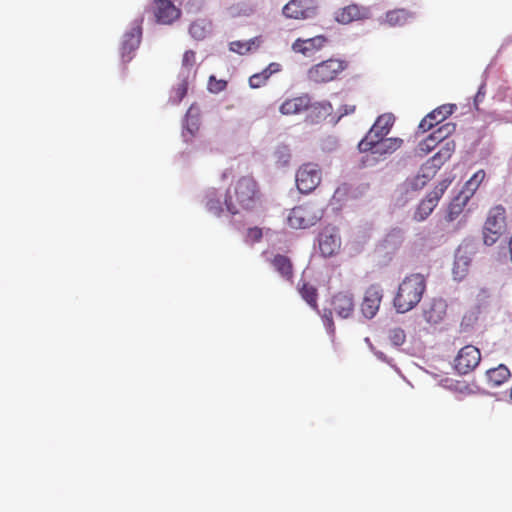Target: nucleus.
I'll return each instance as SVG.
<instances>
[{
  "label": "nucleus",
  "instance_id": "nucleus-1",
  "mask_svg": "<svg viewBox=\"0 0 512 512\" xmlns=\"http://www.w3.org/2000/svg\"><path fill=\"white\" fill-rule=\"evenodd\" d=\"M261 191L252 176H241L226 191L225 206L232 215L240 211H253L261 201Z\"/></svg>",
  "mask_w": 512,
  "mask_h": 512
},
{
  "label": "nucleus",
  "instance_id": "nucleus-2",
  "mask_svg": "<svg viewBox=\"0 0 512 512\" xmlns=\"http://www.w3.org/2000/svg\"><path fill=\"white\" fill-rule=\"evenodd\" d=\"M427 287L424 275L413 273L406 276L399 284L393 305L398 313L414 309L421 301Z\"/></svg>",
  "mask_w": 512,
  "mask_h": 512
},
{
  "label": "nucleus",
  "instance_id": "nucleus-3",
  "mask_svg": "<svg viewBox=\"0 0 512 512\" xmlns=\"http://www.w3.org/2000/svg\"><path fill=\"white\" fill-rule=\"evenodd\" d=\"M348 68L346 60L329 58L311 66L306 73L307 80L314 84L332 82Z\"/></svg>",
  "mask_w": 512,
  "mask_h": 512
},
{
  "label": "nucleus",
  "instance_id": "nucleus-4",
  "mask_svg": "<svg viewBox=\"0 0 512 512\" xmlns=\"http://www.w3.org/2000/svg\"><path fill=\"white\" fill-rule=\"evenodd\" d=\"M323 217V208L315 203H304L294 207L287 223L291 228L306 229L315 225Z\"/></svg>",
  "mask_w": 512,
  "mask_h": 512
},
{
  "label": "nucleus",
  "instance_id": "nucleus-5",
  "mask_svg": "<svg viewBox=\"0 0 512 512\" xmlns=\"http://www.w3.org/2000/svg\"><path fill=\"white\" fill-rule=\"evenodd\" d=\"M506 230V209L502 205L492 207L487 214L483 226V241L487 246H492L504 234Z\"/></svg>",
  "mask_w": 512,
  "mask_h": 512
},
{
  "label": "nucleus",
  "instance_id": "nucleus-6",
  "mask_svg": "<svg viewBox=\"0 0 512 512\" xmlns=\"http://www.w3.org/2000/svg\"><path fill=\"white\" fill-rule=\"evenodd\" d=\"M394 121L395 118L390 113L380 115L376 119L370 130L367 132L365 137L359 142V151L368 152V148L366 147L369 143L374 144L382 140V138H385L389 134L391 128L393 127Z\"/></svg>",
  "mask_w": 512,
  "mask_h": 512
},
{
  "label": "nucleus",
  "instance_id": "nucleus-7",
  "mask_svg": "<svg viewBox=\"0 0 512 512\" xmlns=\"http://www.w3.org/2000/svg\"><path fill=\"white\" fill-rule=\"evenodd\" d=\"M321 169L317 164L305 163L296 172V185L301 193L312 192L320 184Z\"/></svg>",
  "mask_w": 512,
  "mask_h": 512
},
{
  "label": "nucleus",
  "instance_id": "nucleus-8",
  "mask_svg": "<svg viewBox=\"0 0 512 512\" xmlns=\"http://www.w3.org/2000/svg\"><path fill=\"white\" fill-rule=\"evenodd\" d=\"M480 350L473 345L462 347L454 359V368L459 374H468L480 363Z\"/></svg>",
  "mask_w": 512,
  "mask_h": 512
},
{
  "label": "nucleus",
  "instance_id": "nucleus-9",
  "mask_svg": "<svg viewBox=\"0 0 512 512\" xmlns=\"http://www.w3.org/2000/svg\"><path fill=\"white\" fill-rule=\"evenodd\" d=\"M383 299V290L378 284L370 285L364 292L360 310L367 319H372L379 311Z\"/></svg>",
  "mask_w": 512,
  "mask_h": 512
},
{
  "label": "nucleus",
  "instance_id": "nucleus-10",
  "mask_svg": "<svg viewBox=\"0 0 512 512\" xmlns=\"http://www.w3.org/2000/svg\"><path fill=\"white\" fill-rule=\"evenodd\" d=\"M372 16L371 9L368 6L352 3L338 9L335 12V20L343 25H348L355 21H364Z\"/></svg>",
  "mask_w": 512,
  "mask_h": 512
},
{
  "label": "nucleus",
  "instance_id": "nucleus-11",
  "mask_svg": "<svg viewBox=\"0 0 512 512\" xmlns=\"http://www.w3.org/2000/svg\"><path fill=\"white\" fill-rule=\"evenodd\" d=\"M449 183L446 181L441 182L438 186L431 191L427 197L421 201L417 210L415 211L414 218L418 221L426 219L433 209L436 207L438 200L442 197L444 191L447 189Z\"/></svg>",
  "mask_w": 512,
  "mask_h": 512
},
{
  "label": "nucleus",
  "instance_id": "nucleus-12",
  "mask_svg": "<svg viewBox=\"0 0 512 512\" xmlns=\"http://www.w3.org/2000/svg\"><path fill=\"white\" fill-rule=\"evenodd\" d=\"M318 245L323 257H332L340 251L341 238L334 229L325 228L319 234Z\"/></svg>",
  "mask_w": 512,
  "mask_h": 512
},
{
  "label": "nucleus",
  "instance_id": "nucleus-13",
  "mask_svg": "<svg viewBox=\"0 0 512 512\" xmlns=\"http://www.w3.org/2000/svg\"><path fill=\"white\" fill-rule=\"evenodd\" d=\"M456 109L455 104H443L437 108H435L433 111H431L429 114H427L420 122L419 128L426 132L430 129H432L434 126L442 123L445 121L450 115L453 114V112Z\"/></svg>",
  "mask_w": 512,
  "mask_h": 512
},
{
  "label": "nucleus",
  "instance_id": "nucleus-14",
  "mask_svg": "<svg viewBox=\"0 0 512 512\" xmlns=\"http://www.w3.org/2000/svg\"><path fill=\"white\" fill-rule=\"evenodd\" d=\"M332 310L341 318H349L355 310V301L352 293L340 291L333 295L331 300Z\"/></svg>",
  "mask_w": 512,
  "mask_h": 512
},
{
  "label": "nucleus",
  "instance_id": "nucleus-15",
  "mask_svg": "<svg viewBox=\"0 0 512 512\" xmlns=\"http://www.w3.org/2000/svg\"><path fill=\"white\" fill-rule=\"evenodd\" d=\"M283 14L291 19H307L315 14V8L311 5V0H290L283 7Z\"/></svg>",
  "mask_w": 512,
  "mask_h": 512
},
{
  "label": "nucleus",
  "instance_id": "nucleus-16",
  "mask_svg": "<svg viewBox=\"0 0 512 512\" xmlns=\"http://www.w3.org/2000/svg\"><path fill=\"white\" fill-rule=\"evenodd\" d=\"M328 39L324 35H317L308 39H296L292 44V50L304 56H312L315 52L320 51L327 44Z\"/></svg>",
  "mask_w": 512,
  "mask_h": 512
},
{
  "label": "nucleus",
  "instance_id": "nucleus-17",
  "mask_svg": "<svg viewBox=\"0 0 512 512\" xmlns=\"http://www.w3.org/2000/svg\"><path fill=\"white\" fill-rule=\"evenodd\" d=\"M142 36L141 23L135 24L130 31L124 34L121 55L125 62L132 59V53L139 47Z\"/></svg>",
  "mask_w": 512,
  "mask_h": 512
},
{
  "label": "nucleus",
  "instance_id": "nucleus-18",
  "mask_svg": "<svg viewBox=\"0 0 512 512\" xmlns=\"http://www.w3.org/2000/svg\"><path fill=\"white\" fill-rule=\"evenodd\" d=\"M154 14L157 22L171 24L181 16V10L171 0H155Z\"/></svg>",
  "mask_w": 512,
  "mask_h": 512
},
{
  "label": "nucleus",
  "instance_id": "nucleus-19",
  "mask_svg": "<svg viewBox=\"0 0 512 512\" xmlns=\"http://www.w3.org/2000/svg\"><path fill=\"white\" fill-rule=\"evenodd\" d=\"M447 303L442 298L431 299L423 308L422 315L429 324H439L445 317Z\"/></svg>",
  "mask_w": 512,
  "mask_h": 512
},
{
  "label": "nucleus",
  "instance_id": "nucleus-20",
  "mask_svg": "<svg viewBox=\"0 0 512 512\" xmlns=\"http://www.w3.org/2000/svg\"><path fill=\"white\" fill-rule=\"evenodd\" d=\"M310 106L311 99L305 94L284 101L280 106V112L283 115H294L308 110Z\"/></svg>",
  "mask_w": 512,
  "mask_h": 512
},
{
  "label": "nucleus",
  "instance_id": "nucleus-21",
  "mask_svg": "<svg viewBox=\"0 0 512 512\" xmlns=\"http://www.w3.org/2000/svg\"><path fill=\"white\" fill-rule=\"evenodd\" d=\"M274 270L286 281L292 282L294 267L291 259L283 254H276L269 260Z\"/></svg>",
  "mask_w": 512,
  "mask_h": 512
},
{
  "label": "nucleus",
  "instance_id": "nucleus-22",
  "mask_svg": "<svg viewBox=\"0 0 512 512\" xmlns=\"http://www.w3.org/2000/svg\"><path fill=\"white\" fill-rule=\"evenodd\" d=\"M403 144V140L398 137H391V138H382L377 143H369L366 148H368V151H371L372 154L376 155H386V154H392L395 151H397Z\"/></svg>",
  "mask_w": 512,
  "mask_h": 512
},
{
  "label": "nucleus",
  "instance_id": "nucleus-23",
  "mask_svg": "<svg viewBox=\"0 0 512 512\" xmlns=\"http://www.w3.org/2000/svg\"><path fill=\"white\" fill-rule=\"evenodd\" d=\"M212 30V24L206 19H198L191 23L189 27V34L197 41H202L207 38Z\"/></svg>",
  "mask_w": 512,
  "mask_h": 512
},
{
  "label": "nucleus",
  "instance_id": "nucleus-24",
  "mask_svg": "<svg viewBox=\"0 0 512 512\" xmlns=\"http://www.w3.org/2000/svg\"><path fill=\"white\" fill-rule=\"evenodd\" d=\"M487 380L492 387H497L506 382L510 376V370L503 364L486 372Z\"/></svg>",
  "mask_w": 512,
  "mask_h": 512
},
{
  "label": "nucleus",
  "instance_id": "nucleus-25",
  "mask_svg": "<svg viewBox=\"0 0 512 512\" xmlns=\"http://www.w3.org/2000/svg\"><path fill=\"white\" fill-rule=\"evenodd\" d=\"M475 252V245L473 243H466L461 245L456 253L455 256V268H465L469 265L471 262V257L469 255L474 254Z\"/></svg>",
  "mask_w": 512,
  "mask_h": 512
},
{
  "label": "nucleus",
  "instance_id": "nucleus-26",
  "mask_svg": "<svg viewBox=\"0 0 512 512\" xmlns=\"http://www.w3.org/2000/svg\"><path fill=\"white\" fill-rule=\"evenodd\" d=\"M486 173L484 170H478L473 174V176L465 183L462 190L459 192L463 196H467V199L474 195L476 190L479 188L480 184L485 179Z\"/></svg>",
  "mask_w": 512,
  "mask_h": 512
},
{
  "label": "nucleus",
  "instance_id": "nucleus-27",
  "mask_svg": "<svg viewBox=\"0 0 512 512\" xmlns=\"http://www.w3.org/2000/svg\"><path fill=\"white\" fill-rule=\"evenodd\" d=\"M469 199L467 196H463L462 194H458L453 198L448 206V211L446 218L448 221H454L458 218V216L463 212L465 206L467 205Z\"/></svg>",
  "mask_w": 512,
  "mask_h": 512
},
{
  "label": "nucleus",
  "instance_id": "nucleus-28",
  "mask_svg": "<svg viewBox=\"0 0 512 512\" xmlns=\"http://www.w3.org/2000/svg\"><path fill=\"white\" fill-rule=\"evenodd\" d=\"M456 144L453 140H446L440 150L433 156L434 166L440 167L451 158L455 151Z\"/></svg>",
  "mask_w": 512,
  "mask_h": 512
},
{
  "label": "nucleus",
  "instance_id": "nucleus-29",
  "mask_svg": "<svg viewBox=\"0 0 512 512\" xmlns=\"http://www.w3.org/2000/svg\"><path fill=\"white\" fill-rule=\"evenodd\" d=\"M298 291H299L301 297L303 298V300L311 308H313L315 310L318 309V303H317L318 292H317V289L313 285H311L307 282H303L301 285L299 284Z\"/></svg>",
  "mask_w": 512,
  "mask_h": 512
},
{
  "label": "nucleus",
  "instance_id": "nucleus-30",
  "mask_svg": "<svg viewBox=\"0 0 512 512\" xmlns=\"http://www.w3.org/2000/svg\"><path fill=\"white\" fill-rule=\"evenodd\" d=\"M412 17V13L405 9H395L386 13V22L390 26H402Z\"/></svg>",
  "mask_w": 512,
  "mask_h": 512
},
{
  "label": "nucleus",
  "instance_id": "nucleus-31",
  "mask_svg": "<svg viewBox=\"0 0 512 512\" xmlns=\"http://www.w3.org/2000/svg\"><path fill=\"white\" fill-rule=\"evenodd\" d=\"M260 40L258 37H255L253 39H250L248 41H232L230 43V50L238 53L240 55H244L254 49H257L259 47Z\"/></svg>",
  "mask_w": 512,
  "mask_h": 512
},
{
  "label": "nucleus",
  "instance_id": "nucleus-32",
  "mask_svg": "<svg viewBox=\"0 0 512 512\" xmlns=\"http://www.w3.org/2000/svg\"><path fill=\"white\" fill-rule=\"evenodd\" d=\"M455 131L456 124L453 122H447L432 133L434 134V138L436 137V139H438L440 142H443L446 141V139Z\"/></svg>",
  "mask_w": 512,
  "mask_h": 512
},
{
  "label": "nucleus",
  "instance_id": "nucleus-33",
  "mask_svg": "<svg viewBox=\"0 0 512 512\" xmlns=\"http://www.w3.org/2000/svg\"><path fill=\"white\" fill-rule=\"evenodd\" d=\"M438 143H440V141L436 139V137L434 138V134L431 133L427 138L418 144V151L420 154L426 155L431 152Z\"/></svg>",
  "mask_w": 512,
  "mask_h": 512
},
{
  "label": "nucleus",
  "instance_id": "nucleus-34",
  "mask_svg": "<svg viewBox=\"0 0 512 512\" xmlns=\"http://www.w3.org/2000/svg\"><path fill=\"white\" fill-rule=\"evenodd\" d=\"M390 342L394 346H401L406 340V334L402 328L396 327L389 330L388 334Z\"/></svg>",
  "mask_w": 512,
  "mask_h": 512
},
{
  "label": "nucleus",
  "instance_id": "nucleus-35",
  "mask_svg": "<svg viewBox=\"0 0 512 512\" xmlns=\"http://www.w3.org/2000/svg\"><path fill=\"white\" fill-rule=\"evenodd\" d=\"M196 64V53L193 50H187L182 57V69L189 74Z\"/></svg>",
  "mask_w": 512,
  "mask_h": 512
},
{
  "label": "nucleus",
  "instance_id": "nucleus-36",
  "mask_svg": "<svg viewBox=\"0 0 512 512\" xmlns=\"http://www.w3.org/2000/svg\"><path fill=\"white\" fill-rule=\"evenodd\" d=\"M275 157L277 160V163H279L281 166H286L290 161V149L286 145L279 146L275 151Z\"/></svg>",
  "mask_w": 512,
  "mask_h": 512
},
{
  "label": "nucleus",
  "instance_id": "nucleus-37",
  "mask_svg": "<svg viewBox=\"0 0 512 512\" xmlns=\"http://www.w3.org/2000/svg\"><path fill=\"white\" fill-rule=\"evenodd\" d=\"M207 210L214 216L219 217L223 212L222 203L218 198L210 197L206 202Z\"/></svg>",
  "mask_w": 512,
  "mask_h": 512
},
{
  "label": "nucleus",
  "instance_id": "nucleus-38",
  "mask_svg": "<svg viewBox=\"0 0 512 512\" xmlns=\"http://www.w3.org/2000/svg\"><path fill=\"white\" fill-rule=\"evenodd\" d=\"M188 90L187 81L183 80L181 83L174 88V95L172 96V100L174 103H179L186 96Z\"/></svg>",
  "mask_w": 512,
  "mask_h": 512
},
{
  "label": "nucleus",
  "instance_id": "nucleus-39",
  "mask_svg": "<svg viewBox=\"0 0 512 512\" xmlns=\"http://www.w3.org/2000/svg\"><path fill=\"white\" fill-rule=\"evenodd\" d=\"M227 86V82L225 80H218L215 76H210L208 82V89L212 93H219L223 91Z\"/></svg>",
  "mask_w": 512,
  "mask_h": 512
},
{
  "label": "nucleus",
  "instance_id": "nucleus-40",
  "mask_svg": "<svg viewBox=\"0 0 512 512\" xmlns=\"http://www.w3.org/2000/svg\"><path fill=\"white\" fill-rule=\"evenodd\" d=\"M268 79L265 73H256L249 78V85L251 88H260L266 84Z\"/></svg>",
  "mask_w": 512,
  "mask_h": 512
},
{
  "label": "nucleus",
  "instance_id": "nucleus-41",
  "mask_svg": "<svg viewBox=\"0 0 512 512\" xmlns=\"http://www.w3.org/2000/svg\"><path fill=\"white\" fill-rule=\"evenodd\" d=\"M262 229L259 227H252L247 230V239L252 243L259 242L262 239Z\"/></svg>",
  "mask_w": 512,
  "mask_h": 512
},
{
  "label": "nucleus",
  "instance_id": "nucleus-42",
  "mask_svg": "<svg viewBox=\"0 0 512 512\" xmlns=\"http://www.w3.org/2000/svg\"><path fill=\"white\" fill-rule=\"evenodd\" d=\"M281 70V65L279 63H270L262 72L266 74L268 78L274 73H277Z\"/></svg>",
  "mask_w": 512,
  "mask_h": 512
},
{
  "label": "nucleus",
  "instance_id": "nucleus-43",
  "mask_svg": "<svg viewBox=\"0 0 512 512\" xmlns=\"http://www.w3.org/2000/svg\"><path fill=\"white\" fill-rule=\"evenodd\" d=\"M332 311L333 310H325L323 314V320L325 322V325L329 327L330 329H333L334 323L332 318Z\"/></svg>",
  "mask_w": 512,
  "mask_h": 512
},
{
  "label": "nucleus",
  "instance_id": "nucleus-44",
  "mask_svg": "<svg viewBox=\"0 0 512 512\" xmlns=\"http://www.w3.org/2000/svg\"><path fill=\"white\" fill-rule=\"evenodd\" d=\"M354 111H355L354 105H345V106H343V109H341V114L347 115V114L353 113Z\"/></svg>",
  "mask_w": 512,
  "mask_h": 512
},
{
  "label": "nucleus",
  "instance_id": "nucleus-45",
  "mask_svg": "<svg viewBox=\"0 0 512 512\" xmlns=\"http://www.w3.org/2000/svg\"><path fill=\"white\" fill-rule=\"evenodd\" d=\"M481 89H482V88H480V89H479V91L477 92V94H476V96H475V100H474V101H475V104H476V105H477V103H478L479 101H481V100L483 99V97H484V93H482Z\"/></svg>",
  "mask_w": 512,
  "mask_h": 512
},
{
  "label": "nucleus",
  "instance_id": "nucleus-46",
  "mask_svg": "<svg viewBox=\"0 0 512 512\" xmlns=\"http://www.w3.org/2000/svg\"><path fill=\"white\" fill-rule=\"evenodd\" d=\"M416 182H419L421 183V186H424L426 184V178L424 175L420 176L418 175L416 178H415Z\"/></svg>",
  "mask_w": 512,
  "mask_h": 512
},
{
  "label": "nucleus",
  "instance_id": "nucleus-47",
  "mask_svg": "<svg viewBox=\"0 0 512 512\" xmlns=\"http://www.w3.org/2000/svg\"><path fill=\"white\" fill-rule=\"evenodd\" d=\"M186 130H187L191 135H193V131H192L189 127H187V128H186Z\"/></svg>",
  "mask_w": 512,
  "mask_h": 512
}]
</instances>
